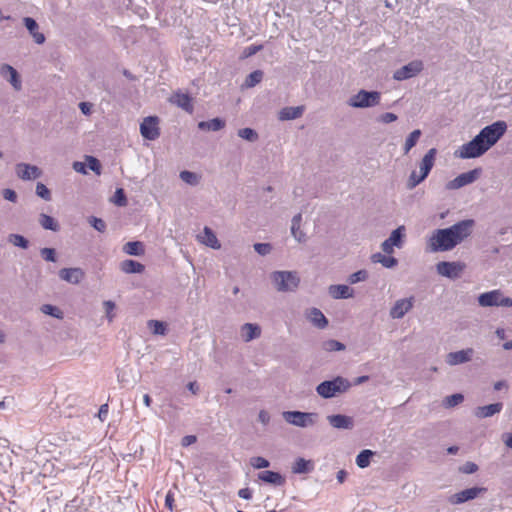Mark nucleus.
Here are the masks:
<instances>
[{
  "label": "nucleus",
  "instance_id": "obj_1",
  "mask_svg": "<svg viewBox=\"0 0 512 512\" xmlns=\"http://www.w3.org/2000/svg\"><path fill=\"white\" fill-rule=\"evenodd\" d=\"M475 221L464 219L446 227L434 229L426 238V250L430 253L452 251L473 234Z\"/></svg>",
  "mask_w": 512,
  "mask_h": 512
},
{
  "label": "nucleus",
  "instance_id": "obj_2",
  "mask_svg": "<svg viewBox=\"0 0 512 512\" xmlns=\"http://www.w3.org/2000/svg\"><path fill=\"white\" fill-rule=\"evenodd\" d=\"M507 128V123L503 120L485 126L470 141L459 146L454 156L463 160L483 156L503 137Z\"/></svg>",
  "mask_w": 512,
  "mask_h": 512
},
{
  "label": "nucleus",
  "instance_id": "obj_3",
  "mask_svg": "<svg viewBox=\"0 0 512 512\" xmlns=\"http://www.w3.org/2000/svg\"><path fill=\"white\" fill-rule=\"evenodd\" d=\"M437 150L435 148L429 149L419 162V170H413L407 180V187L409 189L415 188L421 182H423L430 171L434 167Z\"/></svg>",
  "mask_w": 512,
  "mask_h": 512
},
{
  "label": "nucleus",
  "instance_id": "obj_4",
  "mask_svg": "<svg viewBox=\"0 0 512 512\" xmlns=\"http://www.w3.org/2000/svg\"><path fill=\"white\" fill-rule=\"evenodd\" d=\"M270 280L278 292H293L300 284V277L295 271H274L270 274Z\"/></svg>",
  "mask_w": 512,
  "mask_h": 512
},
{
  "label": "nucleus",
  "instance_id": "obj_5",
  "mask_svg": "<svg viewBox=\"0 0 512 512\" xmlns=\"http://www.w3.org/2000/svg\"><path fill=\"white\" fill-rule=\"evenodd\" d=\"M381 99L382 94L379 91L360 89L348 98L347 105L353 109H368L378 106Z\"/></svg>",
  "mask_w": 512,
  "mask_h": 512
},
{
  "label": "nucleus",
  "instance_id": "obj_6",
  "mask_svg": "<svg viewBox=\"0 0 512 512\" xmlns=\"http://www.w3.org/2000/svg\"><path fill=\"white\" fill-rule=\"evenodd\" d=\"M350 382L341 376L332 380L323 381L316 387V392L322 398L328 399L335 397L340 393L346 392L350 388Z\"/></svg>",
  "mask_w": 512,
  "mask_h": 512
},
{
  "label": "nucleus",
  "instance_id": "obj_7",
  "mask_svg": "<svg viewBox=\"0 0 512 512\" xmlns=\"http://www.w3.org/2000/svg\"><path fill=\"white\" fill-rule=\"evenodd\" d=\"M282 416L287 423L300 428L314 426L319 419L315 412L285 411Z\"/></svg>",
  "mask_w": 512,
  "mask_h": 512
},
{
  "label": "nucleus",
  "instance_id": "obj_8",
  "mask_svg": "<svg viewBox=\"0 0 512 512\" xmlns=\"http://www.w3.org/2000/svg\"><path fill=\"white\" fill-rule=\"evenodd\" d=\"M478 303L482 307H512V298L505 296L500 290H492L479 295Z\"/></svg>",
  "mask_w": 512,
  "mask_h": 512
},
{
  "label": "nucleus",
  "instance_id": "obj_9",
  "mask_svg": "<svg viewBox=\"0 0 512 512\" xmlns=\"http://www.w3.org/2000/svg\"><path fill=\"white\" fill-rule=\"evenodd\" d=\"M465 268V263L460 261H440L435 265L438 275L452 280L460 278Z\"/></svg>",
  "mask_w": 512,
  "mask_h": 512
},
{
  "label": "nucleus",
  "instance_id": "obj_10",
  "mask_svg": "<svg viewBox=\"0 0 512 512\" xmlns=\"http://www.w3.org/2000/svg\"><path fill=\"white\" fill-rule=\"evenodd\" d=\"M481 174L482 169L480 167L461 173L453 180L448 181L445 185V188L449 191L458 190L477 181Z\"/></svg>",
  "mask_w": 512,
  "mask_h": 512
},
{
  "label": "nucleus",
  "instance_id": "obj_11",
  "mask_svg": "<svg viewBox=\"0 0 512 512\" xmlns=\"http://www.w3.org/2000/svg\"><path fill=\"white\" fill-rule=\"evenodd\" d=\"M405 227L403 225L394 229L390 236L381 243V249L385 254L392 255L395 248H402L405 237Z\"/></svg>",
  "mask_w": 512,
  "mask_h": 512
},
{
  "label": "nucleus",
  "instance_id": "obj_12",
  "mask_svg": "<svg viewBox=\"0 0 512 512\" xmlns=\"http://www.w3.org/2000/svg\"><path fill=\"white\" fill-rule=\"evenodd\" d=\"M414 296L397 299L389 309V316L393 320H400L405 317L414 307Z\"/></svg>",
  "mask_w": 512,
  "mask_h": 512
},
{
  "label": "nucleus",
  "instance_id": "obj_13",
  "mask_svg": "<svg viewBox=\"0 0 512 512\" xmlns=\"http://www.w3.org/2000/svg\"><path fill=\"white\" fill-rule=\"evenodd\" d=\"M485 487H471L454 493L448 497V502L452 505H459L476 499L486 493Z\"/></svg>",
  "mask_w": 512,
  "mask_h": 512
},
{
  "label": "nucleus",
  "instance_id": "obj_14",
  "mask_svg": "<svg viewBox=\"0 0 512 512\" xmlns=\"http://www.w3.org/2000/svg\"><path fill=\"white\" fill-rule=\"evenodd\" d=\"M424 68L421 60H413L397 69L393 73V79L403 81L417 76Z\"/></svg>",
  "mask_w": 512,
  "mask_h": 512
},
{
  "label": "nucleus",
  "instance_id": "obj_15",
  "mask_svg": "<svg viewBox=\"0 0 512 512\" xmlns=\"http://www.w3.org/2000/svg\"><path fill=\"white\" fill-rule=\"evenodd\" d=\"M140 133L144 139L155 140L160 135L159 118L148 116L140 124Z\"/></svg>",
  "mask_w": 512,
  "mask_h": 512
},
{
  "label": "nucleus",
  "instance_id": "obj_16",
  "mask_svg": "<svg viewBox=\"0 0 512 512\" xmlns=\"http://www.w3.org/2000/svg\"><path fill=\"white\" fill-rule=\"evenodd\" d=\"M15 173L19 179L24 181L34 180L42 175L39 167L24 162L15 165Z\"/></svg>",
  "mask_w": 512,
  "mask_h": 512
},
{
  "label": "nucleus",
  "instance_id": "obj_17",
  "mask_svg": "<svg viewBox=\"0 0 512 512\" xmlns=\"http://www.w3.org/2000/svg\"><path fill=\"white\" fill-rule=\"evenodd\" d=\"M474 353L475 352L473 348H466L459 351L449 352L445 356V362L449 366L464 364L472 360Z\"/></svg>",
  "mask_w": 512,
  "mask_h": 512
},
{
  "label": "nucleus",
  "instance_id": "obj_18",
  "mask_svg": "<svg viewBox=\"0 0 512 512\" xmlns=\"http://www.w3.org/2000/svg\"><path fill=\"white\" fill-rule=\"evenodd\" d=\"M196 240L211 249L219 250L221 248V243L218 240L215 232L208 226H205L201 233L196 236Z\"/></svg>",
  "mask_w": 512,
  "mask_h": 512
},
{
  "label": "nucleus",
  "instance_id": "obj_19",
  "mask_svg": "<svg viewBox=\"0 0 512 512\" xmlns=\"http://www.w3.org/2000/svg\"><path fill=\"white\" fill-rule=\"evenodd\" d=\"M22 22L36 44L42 45L45 43L46 37L42 32H40L39 24L35 19L31 17H24Z\"/></svg>",
  "mask_w": 512,
  "mask_h": 512
},
{
  "label": "nucleus",
  "instance_id": "obj_20",
  "mask_svg": "<svg viewBox=\"0 0 512 512\" xmlns=\"http://www.w3.org/2000/svg\"><path fill=\"white\" fill-rule=\"evenodd\" d=\"M59 277L67 283L77 285L84 279L85 272L79 267L63 268L59 270Z\"/></svg>",
  "mask_w": 512,
  "mask_h": 512
},
{
  "label": "nucleus",
  "instance_id": "obj_21",
  "mask_svg": "<svg viewBox=\"0 0 512 512\" xmlns=\"http://www.w3.org/2000/svg\"><path fill=\"white\" fill-rule=\"evenodd\" d=\"M291 235L298 243H304L307 240L306 232L303 229V216L298 213L291 220Z\"/></svg>",
  "mask_w": 512,
  "mask_h": 512
},
{
  "label": "nucleus",
  "instance_id": "obj_22",
  "mask_svg": "<svg viewBox=\"0 0 512 512\" xmlns=\"http://www.w3.org/2000/svg\"><path fill=\"white\" fill-rule=\"evenodd\" d=\"M327 420L336 429L351 430L354 427V420L351 416L335 414L327 416Z\"/></svg>",
  "mask_w": 512,
  "mask_h": 512
},
{
  "label": "nucleus",
  "instance_id": "obj_23",
  "mask_svg": "<svg viewBox=\"0 0 512 512\" xmlns=\"http://www.w3.org/2000/svg\"><path fill=\"white\" fill-rule=\"evenodd\" d=\"M0 75L7 79L15 90L19 91L21 89L22 84L18 72L11 65L2 64L0 66Z\"/></svg>",
  "mask_w": 512,
  "mask_h": 512
},
{
  "label": "nucleus",
  "instance_id": "obj_24",
  "mask_svg": "<svg viewBox=\"0 0 512 512\" xmlns=\"http://www.w3.org/2000/svg\"><path fill=\"white\" fill-rule=\"evenodd\" d=\"M261 333V327L256 323H245L240 327V337L246 343L258 339Z\"/></svg>",
  "mask_w": 512,
  "mask_h": 512
},
{
  "label": "nucleus",
  "instance_id": "obj_25",
  "mask_svg": "<svg viewBox=\"0 0 512 512\" xmlns=\"http://www.w3.org/2000/svg\"><path fill=\"white\" fill-rule=\"evenodd\" d=\"M328 293L333 299H350L355 295L354 290L345 284L330 285Z\"/></svg>",
  "mask_w": 512,
  "mask_h": 512
},
{
  "label": "nucleus",
  "instance_id": "obj_26",
  "mask_svg": "<svg viewBox=\"0 0 512 512\" xmlns=\"http://www.w3.org/2000/svg\"><path fill=\"white\" fill-rule=\"evenodd\" d=\"M308 321L319 329H325L328 326V320L318 308H311L306 312Z\"/></svg>",
  "mask_w": 512,
  "mask_h": 512
},
{
  "label": "nucleus",
  "instance_id": "obj_27",
  "mask_svg": "<svg viewBox=\"0 0 512 512\" xmlns=\"http://www.w3.org/2000/svg\"><path fill=\"white\" fill-rule=\"evenodd\" d=\"M169 101L188 113L193 112L192 98L188 94L176 92L170 97Z\"/></svg>",
  "mask_w": 512,
  "mask_h": 512
},
{
  "label": "nucleus",
  "instance_id": "obj_28",
  "mask_svg": "<svg viewBox=\"0 0 512 512\" xmlns=\"http://www.w3.org/2000/svg\"><path fill=\"white\" fill-rule=\"evenodd\" d=\"M502 408V403H493L485 406H479L474 410V415L479 419L488 418L498 414Z\"/></svg>",
  "mask_w": 512,
  "mask_h": 512
},
{
  "label": "nucleus",
  "instance_id": "obj_29",
  "mask_svg": "<svg viewBox=\"0 0 512 512\" xmlns=\"http://www.w3.org/2000/svg\"><path fill=\"white\" fill-rule=\"evenodd\" d=\"M304 106L284 107L278 112V119L288 121L300 118L304 113Z\"/></svg>",
  "mask_w": 512,
  "mask_h": 512
},
{
  "label": "nucleus",
  "instance_id": "obj_30",
  "mask_svg": "<svg viewBox=\"0 0 512 512\" xmlns=\"http://www.w3.org/2000/svg\"><path fill=\"white\" fill-rule=\"evenodd\" d=\"M372 263H379L385 268H394L398 264V260L392 255L385 254L384 252H377L370 257Z\"/></svg>",
  "mask_w": 512,
  "mask_h": 512
},
{
  "label": "nucleus",
  "instance_id": "obj_31",
  "mask_svg": "<svg viewBox=\"0 0 512 512\" xmlns=\"http://www.w3.org/2000/svg\"><path fill=\"white\" fill-rule=\"evenodd\" d=\"M258 479L275 486H281L285 483V478L281 474L268 470L260 472Z\"/></svg>",
  "mask_w": 512,
  "mask_h": 512
},
{
  "label": "nucleus",
  "instance_id": "obj_32",
  "mask_svg": "<svg viewBox=\"0 0 512 512\" xmlns=\"http://www.w3.org/2000/svg\"><path fill=\"white\" fill-rule=\"evenodd\" d=\"M120 269L126 274H140L145 270V266L140 262L128 259L120 263Z\"/></svg>",
  "mask_w": 512,
  "mask_h": 512
},
{
  "label": "nucleus",
  "instance_id": "obj_33",
  "mask_svg": "<svg viewBox=\"0 0 512 512\" xmlns=\"http://www.w3.org/2000/svg\"><path fill=\"white\" fill-rule=\"evenodd\" d=\"M122 250L125 254L131 256H141L145 253V248L140 241H130L123 245Z\"/></svg>",
  "mask_w": 512,
  "mask_h": 512
},
{
  "label": "nucleus",
  "instance_id": "obj_34",
  "mask_svg": "<svg viewBox=\"0 0 512 512\" xmlns=\"http://www.w3.org/2000/svg\"><path fill=\"white\" fill-rule=\"evenodd\" d=\"M314 465L313 462L310 460H306L304 458H298L295 460L292 471L295 474H302V473H308L312 471Z\"/></svg>",
  "mask_w": 512,
  "mask_h": 512
},
{
  "label": "nucleus",
  "instance_id": "obj_35",
  "mask_svg": "<svg viewBox=\"0 0 512 512\" xmlns=\"http://www.w3.org/2000/svg\"><path fill=\"white\" fill-rule=\"evenodd\" d=\"M421 135L422 132L420 129H415L411 133H409L403 144V153L405 155L408 154L411 151V149L417 144Z\"/></svg>",
  "mask_w": 512,
  "mask_h": 512
},
{
  "label": "nucleus",
  "instance_id": "obj_36",
  "mask_svg": "<svg viewBox=\"0 0 512 512\" xmlns=\"http://www.w3.org/2000/svg\"><path fill=\"white\" fill-rule=\"evenodd\" d=\"M225 123L219 118H214L209 121H202L198 124L199 129L208 131H218L224 127Z\"/></svg>",
  "mask_w": 512,
  "mask_h": 512
},
{
  "label": "nucleus",
  "instance_id": "obj_37",
  "mask_svg": "<svg viewBox=\"0 0 512 512\" xmlns=\"http://www.w3.org/2000/svg\"><path fill=\"white\" fill-rule=\"evenodd\" d=\"M39 224L46 230H51V231L59 230L58 222L53 217H51L47 214H44V213L39 215Z\"/></svg>",
  "mask_w": 512,
  "mask_h": 512
},
{
  "label": "nucleus",
  "instance_id": "obj_38",
  "mask_svg": "<svg viewBox=\"0 0 512 512\" xmlns=\"http://www.w3.org/2000/svg\"><path fill=\"white\" fill-rule=\"evenodd\" d=\"M179 177L183 182L190 186H197L201 181V176L199 174L188 170L181 171Z\"/></svg>",
  "mask_w": 512,
  "mask_h": 512
},
{
  "label": "nucleus",
  "instance_id": "obj_39",
  "mask_svg": "<svg viewBox=\"0 0 512 512\" xmlns=\"http://www.w3.org/2000/svg\"><path fill=\"white\" fill-rule=\"evenodd\" d=\"M373 455L374 452L369 449L362 450L356 457L357 466L362 469L368 467Z\"/></svg>",
  "mask_w": 512,
  "mask_h": 512
},
{
  "label": "nucleus",
  "instance_id": "obj_40",
  "mask_svg": "<svg viewBox=\"0 0 512 512\" xmlns=\"http://www.w3.org/2000/svg\"><path fill=\"white\" fill-rule=\"evenodd\" d=\"M147 327L154 335H165L167 332L166 324L159 320H149Z\"/></svg>",
  "mask_w": 512,
  "mask_h": 512
},
{
  "label": "nucleus",
  "instance_id": "obj_41",
  "mask_svg": "<svg viewBox=\"0 0 512 512\" xmlns=\"http://www.w3.org/2000/svg\"><path fill=\"white\" fill-rule=\"evenodd\" d=\"M263 78V72L260 71V70H256L252 73H250L246 79H245V82L243 84V86L245 88H252L254 87L255 85H257L258 83L261 82Z\"/></svg>",
  "mask_w": 512,
  "mask_h": 512
},
{
  "label": "nucleus",
  "instance_id": "obj_42",
  "mask_svg": "<svg viewBox=\"0 0 512 512\" xmlns=\"http://www.w3.org/2000/svg\"><path fill=\"white\" fill-rule=\"evenodd\" d=\"M464 400V396L461 393H456L450 396H447L443 399L442 405L445 408H453L459 404H461Z\"/></svg>",
  "mask_w": 512,
  "mask_h": 512
},
{
  "label": "nucleus",
  "instance_id": "obj_43",
  "mask_svg": "<svg viewBox=\"0 0 512 512\" xmlns=\"http://www.w3.org/2000/svg\"><path fill=\"white\" fill-rule=\"evenodd\" d=\"M322 349L326 352H336L345 350V345L337 340L329 339L322 343Z\"/></svg>",
  "mask_w": 512,
  "mask_h": 512
},
{
  "label": "nucleus",
  "instance_id": "obj_44",
  "mask_svg": "<svg viewBox=\"0 0 512 512\" xmlns=\"http://www.w3.org/2000/svg\"><path fill=\"white\" fill-rule=\"evenodd\" d=\"M40 310L45 315L52 316L56 319H63V317H64L62 310L54 305H51V304L42 305Z\"/></svg>",
  "mask_w": 512,
  "mask_h": 512
},
{
  "label": "nucleus",
  "instance_id": "obj_45",
  "mask_svg": "<svg viewBox=\"0 0 512 512\" xmlns=\"http://www.w3.org/2000/svg\"><path fill=\"white\" fill-rule=\"evenodd\" d=\"M8 242L10 244H12L13 246L19 247L22 249L28 248V244H29L28 240L20 234H10L8 236Z\"/></svg>",
  "mask_w": 512,
  "mask_h": 512
},
{
  "label": "nucleus",
  "instance_id": "obj_46",
  "mask_svg": "<svg viewBox=\"0 0 512 512\" xmlns=\"http://www.w3.org/2000/svg\"><path fill=\"white\" fill-rule=\"evenodd\" d=\"M102 306H103V310H104L105 317H106L107 321L109 323L113 322V320L115 318V313H114V310L116 308L115 302H113L111 300H105V301H103Z\"/></svg>",
  "mask_w": 512,
  "mask_h": 512
},
{
  "label": "nucleus",
  "instance_id": "obj_47",
  "mask_svg": "<svg viewBox=\"0 0 512 512\" xmlns=\"http://www.w3.org/2000/svg\"><path fill=\"white\" fill-rule=\"evenodd\" d=\"M368 277H369L368 271L365 269H362V270H358V271L352 273L351 275H349L348 282L350 284H357L359 282L366 281L368 279Z\"/></svg>",
  "mask_w": 512,
  "mask_h": 512
},
{
  "label": "nucleus",
  "instance_id": "obj_48",
  "mask_svg": "<svg viewBox=\"0 0 512 512\" xmlns=\"http://www.w3.org/2000/svg\"><path fill=\"white\" fill-rule=\"evenodd\" d=\"M59 471H61V469L55 467V463L53 460H47L42 466L41 473L45 477L46 476L52 477V476H56Z\"/></svg>",
  "mask_w": 512,
  "mask_h": 512
},
{
  "label": "nucleus",
  "instance_id": "obj_49",
  "mask_svg": "<svg viewBox=\"0 0 512 512\" xmlns=\"http://www.w3.org/2000/svg\"><path fill=\"white\" fill-rule=\"evenodd\" d=\"M238 136L249 142H255L258 140V134L251 128H242L238 130Z\"/></svg>",
  "mask_w": 512,
  "mask_h": 512
},
{
  "label": "nucleus",
  "instance_id": "obj_50",
  "mask_svg": "<svg viewBox=\"0 0 512 512\" xmlns=\"http://www.w3.org/2000/svg\"><path fill=\"white\" fill-rule=\"evenodd\" d=\"M85 161L90 170H92L97 175L101 174V164L97 158L87 155L85 156Z\"/></svg>",
  "mask_w": 512,
  "mask_h": 512
},
{
  "label": "nucleus",
  "instance_id": "obj_51",
  "mask_svg": "<svg viewBox=\"0 0 512 512\" xmlns=\"http://www.w3.org/2000/svg\"><path fill=\"white\" fill-rule=\"evenodd\" d=\"M112 202L117 206L123 207L127 205V199L122 188H117L114 196L112 198Z\"/></svg>",
  "mask_w": 512,
  "mask_h": 512
},
{
  "label": "nucleus",
  "instance_id": "obj_52",
  "mask_svg": "<svg viewBox=\"0 0 512 512\" xmlns=\"http://www.w3.org/2000/svg\"><path fill=\"white\" fill-rule=\"evenodd\" d=\"M250 465L254 469H264V468L269 467L270 463L267 459H265L261 456H256V457H252L250 459Z\"/></svg>",
  "mask_w": 512,
  "mask_h": 512
},
{
  "label": "nucleus",
  "instance_id": "obj_53",
  "mask_svg": "<svg viewBox=\"0 0 512 512\" xmlns=\"http://www.w3.org/2000/svg\"><path fill=\"white\" fill-rule=\"evenodd\" d=\"M36 194L46 200V201H50L51 200V192L50 190L43 184V183H37L36 185Z\"/></svg>",
  "mask_w": 512,
  "mask_h": 512
},
{
  "label": "nucleus",
  "instance_id": "obj_54",
  "mask_svg": "<svg viewBox=\"0 0 512 512\" xmlns=\"http://www.w3.org/2000/svg\"><path fill=\"white\" fill-rule=\"evenodd\" d=\"M398 116L392 112H385L377 117V122L381 124H390L397 121Z\"/></svg>",
  "mask_w": 512,
  "mask_h": 512
},
{
  "label": "nucleus",
  "instance_id": "obj_55",
  "mask_svg": "<svg viewBox=\"0 0 512 512\" xmlns=\"http://www.w3.org/2000/svg\"><path fill=\"white\" fill-rule=\"evenodd\" d=\"M254 249L258 254L265 256L271 252L272 247L269 243H256Z\"/></svg>",
  "mask_w": 512,
  "mask_h": 512
},
{
  "label": "nucleus",
  "instance_id": "obj_56",
  "mask_svg": "<svg viewBox=\"0 0 512 512\" xmlns=\"http://www.w3.org/2000/svg\"><path fill=\"white\" fill-rule=\"evenodd\" d=\"M40 254L46 261L56 262V253L53 248H43Z\"/></svg>",
  "mask_w": 512,
  "mask_h": 512
},
{
  "label": "nucleus",
  "instance_id": "obj_57",
  "mask_svg": "<svg viewBox=\"0 0 512 512\" xmlns=\"http://www.w3.org/2000/svg\"><path fill=\"white\" fill-rule=\"evenodd\" d=\"M89 222L94 227V229H96L99 232H104V230L106 229L105 222L100 218L91 217Z\"/></svg>",
  "mask_w": 512,
  "mask_h": 512
},
{
  "label": "nucleus",
  "instance_id": "obj_58",
  "mask_svg": "<svg viewBox=\"0 0 512 512\" xmlns=\"http://www.w3.org/2000/svg\"><path fill=\"white\" fill-rule=\"evenodd\" d=\"M270 419H271V416H270V413L267 410L262 409V410L259 411V413H258V421L262 425L269 424Z\"/></svg>",
  "mask_w": 512,
  "mask_h": 512
},
{
  "label": "nucleus",
  "instance_id": "obj_59",
  "mask_svg": "<svg viewBox=\"0 0 512 512\" xmlns=\"http://www.w3.org/2000/svg\"><path fill=\"white\" fill-rule=\"evenodd\" d=\"M79 109L84 115L89 116L92 113L93 104L90 102H80Z\"/></svg>",
  "mask_w": 512,
  "mask_h": 512
},
{
  "label": "nucleus",
  "instance_id": "obj_60",
  "mask_svg": "<svg viewBox=\"0 0 512 512\" xmlns=\"http://www.w3.org/2000/svg\"><path fill=\"white\" fill-rule=\"evenodd\" d=\"M2 195H3L4 199L11 201V202H16V200H17V194L12 189H4L2 192Z\"/></svg>",
  "mask_w": 512,
  "mask_h": 512
},
{
  "label": "nucleus",
  "instance_id": "obj_61",
  "mask_svg": "<svg viewBox=\"0 0 512 512\" xmlns=\"http://www.w3.org/2000/svg\"><path fill=\"white\" fill-rule=\"evenodd\" d=\"M86 162H80V161H75L73 163V169L77 172V173H80V174H83V175H86L87 174V170H86Z\"/></svg>",
  "mask_w": 512,
  "mask_h": 512
},
{
  "label": "nucleus",
  "instance_id": "obj_62",
  "mask_svg": "<svg viewBox=\"0 0 512 512\" xmlns=\"http://www.w3.org/2000/svg\"><path fill=\"white\" fill-rule=\"evenodd\" d=\"M165 505L166 507L172 511L174 507V495L171 492H168L165 497Z\"/></svg>",
  "mask_w": 512,
  "mask_h": 512
},
{
  "label": "nucleus",
  "instance_id": "obj_63",
  "mask_svg": "<svg viewBox=\"0 0 512 512\" xmlns=\"http://www.w3.org/2000/svg\"><path fill=\"white\" fill-rule=\"evenodd\" d=\"M501 438L506 447L512 450V433H504Z\"/></svg>",
  "mask_w": 512,
  "mask_h": 512
},
{
  "label": "nucleus",
  "instance_id": "obj_64",
  "mask_svg": "<svg viewBox=\"0 0 512 512\" xmlns=\"http://www.w3.org/2000/svg\"><path fill=\"white\" fill-rule=\"evenodd\" d=\"M238 496L240 498H243V499H246V500H249L251 499L252 497V492L249 488H242L238 491Z\"/></svg>",
  "mask_w": 512,
  "mask_h": 512
}]
</instances>
